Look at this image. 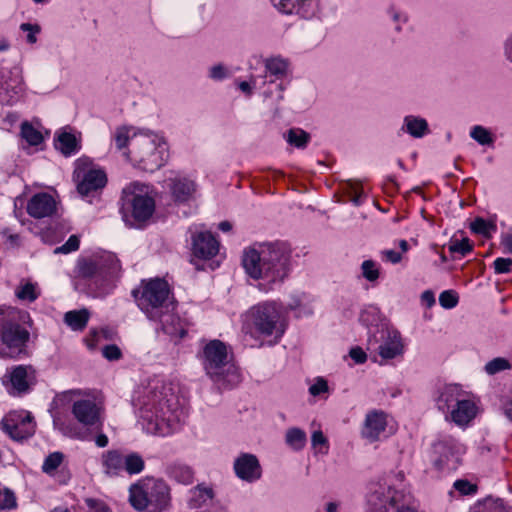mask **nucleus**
<instances>
[{"mask_svg":"<svg viewBox=\"0 0 512 512\" xmlns=\"http://www.w3.org/2000/svg\"><path fill=\"white\" fill-rule=\"evenodd\" d=\"M181 411L170 385H156L141 410V423L147 433L166 436L180 421Z\"/></svg>","mask_w":512,"mask_h":512,"instance_id":"obj_1","label":"nucleus"},{"mask_svg":"<svg viewBox=\"0 0 512 512\" xmlns=\"http://www.w3.org/2000/svg\"><path fill=\"white\" fill-rule=\"evenodd\" d=\"M289 260L290 251L285 244L269 243L260 245L259 249L245 250L242 263L252 278L275 283L288 275Z\"/></svg>","mask_w":512,"mask_h":512,"instance_id":"obj_2","label":"nucleus"},{"mask_svg":"<svg viewBox=\"0 0 512 512\" xmlns=\"http://www.w3.org/2000/svg\"><path fill=\"white\" fill-rule=\"evenodd\" d=\"M137 306L150 320L160 321L166 333H175V329L169 328L168 320H163L175 306L170 297V289L166 281L152 279L142 281L140 286L132 291Z\"/></svg>","mask_w":512,"mask_h":512,"instance_id":"obj_3","label":"nucleus"},{"mask_svg":"<svg viewBox=\"0 0 512 512\" xmlns=\"http://www.w3.org/2000/svg\"><path fill=\"white\" fill-rule=\"evenodd\" d=\"M29 331L20 323L18 312L0 307V358L19 359L27 354Z\"/></svg>","mask_w":512,"mask_h":512,"instance_id":"obj_4","label":"nucleus"},{"mask_svg":"<svg viewBox=\"0 0 512 512\" xmlns=\"http://www.w3.org/2000/svg\"><path fill=\"white\" fill-rule=\"evenodd\" d=\"M203 359L205 371L219 385L231 387L241 381L238 368L228 360L227 347L220 340H212L205 345Z\"/></svg>","mask_w":512,"mask_h":512,"instance_id":"obj_5","label":"nucleus"},{"mask_svg":"<svg viewBox=\"0 0 512 512\" xmlns=\"http://www.w3.org/2000/svg\"><path fill=\"white\" fill-rule=\"evenodd\" d=\"M126 155L144 171L153 172L166 161V147L155 135L141 134L132 139Z\"/></svg>","mask_w":512,"mask_h":512,"instance_id":"obj_6","label":"nucleus"},{"mask_svg":"<svg viewBox=\"0 0 512 512\" xmlns=\"http://www.w3.org/2000/svg\"><path fill=\"white\" fill-rule=\"evenodd\" d=\"M252 328L260 335L279 340L285 332L282 311L276 302H263L249 310Z\"/></svg>","mask_w":512,"mask_h":512,"instance_id":"obj_7","label":"nucleus"},{"mask_svg":"<svg viewBox=\"0 0 512 512\" xmlns=\"http://www.w3.org/2000/svg\"><path fill=\"white\" fill-rule=\"evenodd\" d=\"M73 179L77 185V191L82 196H88L103 189L107 183L106 173L86 157L75 161Z\"/></svg>","mask_w":512,"mask_h":512,"instance_id":"obj_8","label":"nucleus"},{"mask_svg":"<svg viewBox=\"0 0 512 512\" xmlns=\"http://www.w3.org/2000/svg\"><path fill=\"white\" fill-rule=\"evenodd\" d=\"M125 205L131 210L135 222L147 221L155 210V201L145 184L131 183L123 190Z\"/></svg>","mask_w":512,"mask_h":512,"instance_id":"obj_9","label":"nucleus"},{"mask_svg":"<svg viewBox=\"0 0 512 512\" xmlns=\"http://www.w3.org/2000/svg\"><path fill=\"white\" fill-rule=\"evenodd\" d=\"M119 267L118 260L111 253L93 255L77 262V274L82 278H106Z\"/></svg>","mask_w":512,"mask_h":512,"instance_id":"obj_10","label":"nucleus"},{"mask_svg":"<svg viewBox=\"0 0 512 512\" xmlns=\"http://www.w3.org/2000/svg\"><path fill=\"white\" fill-rule=\"evenodd\" d=\"M461 444L453 437H446L433 444V463L438 470H455L460 463Z\"/></svg>","mask_w":512,"mask_h":512,"instance_id":"obj_11","label":"nucleus"},{"mask_svg":"<svg viewBox=\"0 0 512 512\" xmlns=\"http://www.w3.org/2000/svg\"><path fill=\"white\" fill-rule=\"evenodd\" d=\"M35 383L36 370L32 365L13 366L3 378V384L13 396L26 394Z\"/></svg>","mask_w":512,"mask_h":512,"instance_id":"obj_12","label":"nucleus"},{"mask_svg":"<svg viewBox=\"0 0 512 512\" xmlns=\"http://www.w3.org/2000/svg\"><path fill=\"white\" fill-rule=\"evenodd\" d=\"M3 431L15 441L31 437L35 432L33 417L27 411H12L2 419Z\"/></svg>","mask_w":512,"mask_h":512,"instance_id":"obj_13","label":"nucleus"},{"mask_svg":"<svg viewBox=\"0 0 512 512\" xmlns=\"http://www.w3.org/2000/svg\"><path fill=\"white\" fill-rule=\"evenodd\" d=\"M72 414L83 426H102L101 409L92 399H80L73 403Z\"/></svg>","mask_w":512,"mask_h":512,"instance_id":"obj_14","label":"nucleus"},{"mask_svg":"<svg viewBox=\"0 0 512 512\" xmlns=\"http://www.w3.org/2000/svg\"><path fill=\"white\" fill-rule=\"evenodd\" d=\"M42 471L61 485L67 484L71 479L70 469L65 463V455L59 451L50 453L44 459Z\"/></svg>","mask_w":512,"mask_h":512,"instance_id":"obj_15","label":"nucleus"},{"mask_svg":"<svg viewBox=\"0 0 512 512\" xmlns=\"http://www.w3.org/2000/svg\"><path fill=\"white\" fill-rule=\"evenodd\" d=\"M387 426L388 416L385 412L380 410L369 411L366 414L361 431L362 437L370 442L378 441L385 434Z\"/></svg>","mask_w":512,"mask_h":512,"instance_id":"obj_16","label":"nucleus"},{"mask_svg":"<svg viewBox=\"0 0 512 512\" xmlns=\"http://www.w3.org/2000/svg\"><path fill=\"white\" fill-rule=\"evenodd\" d=\"M219 251V243L215 237L208 232H200L193 237L192 262L194 259L208 260L216 256Z\"/></svg>","mask_w":512,"mask_h":512,"instance_id":"obj_17","label":"nucleus"},{"mask_svg":"<svg viewBox=\"0 0 512 512\" xmlns=\"http://www.w3.org/2000/svg\"><path fill=\"white\" fill-rule=\"evenodd\" d=\"M236 475L245 481L253 482L261 477V466L256 456L242 454L234 463Z\"/></svg>","mask_w":512,"mask_h":512,"instance_id":"obj_18","label":"nucleus"},{"mask_svg":"<svg viewBox=\"0 0 512 512\" xmlns=\"http://www.w3.org/2000/svg\"><path fill=\"white\" fill-rule=\"evenodd\" d=\"M466 393L456 384H448L442 387L439 395L436 398L437 408L445 414L448 419V414L451 410L461 401Z\"/></svg>","mask_w":512,"mask_h":512,"instance_id":"obj_19","label":"nucleus"},{"mask_svg":"<svg viewBox=\"0 0 512 512\" xmlns=\"http://www.w3.org/2000/svg\"><path fill=\"white\" fill-rule=\"evenodd\" d=\"M56 210L54 198L47 193L34 195L28 202L27 212L34 218H44L51 216Z\"/></svg>","mask_w":512,"mask_h":512,"instance_id":"obj_20","label":"nucleus"},{"mask_svg":"<svg viewBox=\"0 0 512 512\" xmlns=\"http://www.w3.org/2000/svg\"><path fill=\"white\" fill-rule=\"evenodd\" d=\"M477 406L467 395L448 414V419L460 427L467 426L476 416Z\"/></svg>","mask_w":512,"mask_h":512,"instance_id":"obj_21","label":"nucleus"},{"mask_svg":"<svg viewBox=\"0 0 512 512\" xmlns=\"http://www.w3.org/2000/svg\"><path fill=\"white\" fill-rule=\"evenodd\" d=\"M172 197L177 202L190 200L196 192V184L187 177L175 176L166 180Z\"/></svg>","mask_w":512,"mask_h":512,"instance_id":"obj_22","label":"nucleus"},{"mask_svg":"<svg viewBox=\"0 0 512 512\" xmlns=\"http://www.w3.org/2000/svg\"><path fill=\"white\" fill-rule=\"evenodd\" d=\"M124 454L119 450H108L101 456L104 473L108 476H117L124 470Z\"/></svg>","mask_w":512,"mask_h":512,"instance_id":"obj_23","label":"nucleus"},{"mask_svg":"<svg viewBox=\"0 0 512 512\" xmlns=\"http://www.w3.org/2000/svg\"><path fill=\"white\" fill-rule=\"evenodd\" d=\"M149 499L152 506L156 509L165 508L170 500L169 487L162 480H155L151 485L147 484Z\"/></svg>","mask_w":512,"mask_h":512,"instance_id":"obj_24","label":"nucleus"},{"mask_svg":"<svg viewBox=\"0 0 512 512\" xmlns=\"http://www.w3.org/2000/svg\"><path fill=\"white\" fill-rule=\"evenodd\" d=\"M403 344L398 333H389L387 339L379 346V355L385 359H393L402 354Z\"/></svg>","mask_w":512,"mask_h":512,"instance_id":"obj_25","label":"nucleus"},{"mask_svg":"<svg viewBox=\"0 0 512 512\" xmlns=\"http://www.w3.org/2000/svg\"><path fill=\"white\" fill-rule=\"evenodd\" d=\"M55 147L63 155L70 156L78 151L79 144L75 135L63 131L57 135V138L55 140Z\"/></svg>","mask_w":512,"mask_h":512,"instance_id":"obj_26","label":"nucleus"},{"mask_svg":"<svg viewBox=\"0 0 512 512\" xmlns=\"http://www.w3.org/2000/svg\"><path fill=\"white\" fill-rule=\"evenodd\" d=\"M130 502L137 510L147 509L151 505L147 486L132 485L130 488Z\"/></svg>","mask_w":512,"mask_h":512,"instance_id":"obj_27","label":"nucleus"},{"mask_svg":"<svg viewBox=\"0 0 512 512\" xmlns=\"http://www.w3.org/2000/svg\"><path fill=\"white\" fill-rule=\"evenodd\" d=\"M274 6L283 13L292 14L297 13L302 16L307 15L305 9L308 2L311 0H271Z\"/></svg>","mask_w":512,"mask_h":512,"instance_id":"obj_28","label":"nucleus"},{"mask_svg":"<svg viewBox=\"0 0 512 512\" xmlns=\"http://www.w3.org/2000/svg\"><path fill=\"white\" fill-rule=\"evenodd\" d=\"M89 320V312L86 309L69 311L64 316L65 323L73 330H83Z\"/></svg>","mask_w":512,"mask_h":512,"instance_id":"obj_29","label":"nucleus"},{"mask_svg":"<svg viewBox=\"0 0 512 512\" xmlns=\"http://www.w3.org/2000/svg\"><path fill=\"white\" fill-rule=\"evenodd\" d=\"M15 295L21 301L34 302L39 297L40 290L36 283L21 281L15 290Z\"/></svg>","mask_w":512,"mask_h":512,"instance_id":"obj_30","label":"nucleus"},{"mask_svg":"<svg viewBox=\"0 0 512 512\" xmlns=\"http://www.w3.org/2000/svg\"><path fill=\"white\" fill-rule=\"evenodd\" d=\"M404 121L407 132L413 137H422L428 130V124L423 118L406 116Z\"/></svg>","mask_w":512,"mask_h":512,"instance_id":"obj_31","label":"nucleus"},{"mask_svg":"<svg viewBox=\"0 0 512 512\" xmlns=\"http://www.w3.org/2000/svg\"><path fill=\"white\" fill-rule=\"evenodd\" d=\"M124 459V471H126L128 474H139L143 471L145 462L142 456L138 453L132 452L124 455Z\"/></svg>","mask_w":512,"mask_h":512,"instance_id":"obj_32","label":"nucleus"},{"mask_svg":"<svg viewBox=\"0 0 512 512\" xmlns=\"http://www.w3.org/2000/svg\"><path fill=\"white\" fill-rule=\"evenodd\" d=\"M286 443L294 450L304 448L307 438L306 433L299 428H290L286 432Z\"/></svg>","mask_w":512,"mask_h":512,"instance_id":"obj_33","label":"nucleus"},{"mask_svg":"<svg viewBox=\"0 0 512 512\" xmlns=\"http://www.w3.org/2000/svg\"><path fill=\"white\" fill-rule=\"evenodd\" d=\"M480 512H510L509 507L501 498H493L491 496L485 498L478 504Z\"/></svg>","mask_w":512,"mask_h":512,"instance_id":"obj_34","label":"nucleus"},{"mask_svg":"<svg viewBox=\"0 0 512 512\" xmlns=\"http://www.w3.org/2000/svg\"><path fill=\"white\" fill-rule=\"evenodd\" d=\"M289 63L280 57L267 59L265 62L266 70L277 78L283 77L288 69Z\"/></svg>","mask_w":512,"mask_h":512,"instance_id":"obj_35","label":"nucleus"},{"mask_svg":"<svg viewBox=\"0 0 512 512\" xmlns=\"http://www.w3.org/2000/svg\"><path fill=\"white\" fill-rule=\"evenodd\" d=\"M21 136L28 144L32 146H37L43 141L41 132L28 122H24L21 125Z\"/></svg>","mask_w":512,"mask_h":512,"instance_id":"obj_36","label":"nucleus"},{"mask_svg":"<svg viewBox=\"0 0 512 512\" xmlns=\"http://www.w3.org/2000/svg\"><path fill=\"white\" fill-rule=\"evenodd\" d=\"M172 477L179 483L191 484L194 479V473L192 469L185 465H175L171 469Z\"/></svg>","mask_w":512,"mask_h":512,"instance_id":"obj_37","label":"nucleus"},{"mask_svg":"<svg viewBox=\"0 0 512 512\" xmlns=\"http://www.w3.org/2000/svg\"><path fill=\"white\" fill-rule=\"evenodd\" d=\"M309 139L310 135L302 129H290L286 136L287 142L297 148H304Z\"/></svg>","mask_w":512,"mask_h":512,"instance_id":"obj_38","label":"nucleus"},{"mask_svg":"<svg viewBox=\"0 0 512 512\" xmlns=\"http://www.w3.org/2000/svg\"><path fill=\"white\" fill-rule=\"evenodd\" d=\"M470 229L476 234H480L484 237H490L491 232L496 230V226L495 224L478 217L470 224Z\"/></svg>","mask_w":512,"mask_h":512,"instance_id":"obj_39","label":"nucleus"},{"mask_svg":"<svg viewBox=\"0 0 512 512\" xmlns=\"http://www.w3.org/2000/svg\"><path fill=\"white\" fill-rule=\"evenodd\" d=\"M470 136L481 145H489L493 142L491 133L482 126H474Z\"/></svg>","mask_w":512,"mask_h":512,"instance_id":"obj_40","label":"nucleus"},{"mask_svg":"<svg viewBox=\"0 0 512 512\" xmlns=\"http://www.w3.org/2000/svg\"><path fill=\"white\" fill-rule=\"evenodd\" d=\"M17 506L16 496L9 489L0 488V511L14 509Z\"/></svg>","mask_w":512,"mask_h":512,"instance_id":"obj_41","label":"nucleus"},{"mask_svg":"<svg viewBox=\"0 0 512 512\" xmlns=\"http://www.w3.org/2000/svg\"><path fill=\"white\" fill-rule=\"evenodd\" d=\"M510 368L509 362L504 358H495L488 362L485 366V371L490 374H496L500 371L506 370Z\"/></svg>","mask_w":512,"mask_h":512,"instance_id":"obj_42","label":"nucleus"},{"mask_svg":"<svg viewBox=\"0 0 512 512\" xmlns=\"http://www.w3.org/2000/svg\"><path fill=\"white\" fill-rule=\"evenodd\" d=\"M174 310H170L167 315L163 316V320H168L169 328L175 329V333H169L170 335H179L183 337L185 335V330L181 324V320L178 316L174 315L172 312Z\"/></svg>","mask_w":512,"mask_h":512,"instance_id":"obj_43","label":"nucleus"},{"mask_svg":"<svg viewBox=\"0 0 512 512\" xmlns=\"http://www.w3.org/2000/svg\"><path fill=\"white\" fill-rule=\"evenodd\" d=\"M362 274L368 281H375L379 277L377 264L372 260H365L362 263Z\"/></svg>","mask_w":512,"mask_h":512,"instance_id":"obj_44","label":"nucleus"},{"mask_svg":"<svg viewBox=\"0 0 512 512\" xmlns=\"http://www.w3.org/2000/svg\"><path fill=\"white\" fill-rule=\"evenodd\" d=\"M439 303L446 309L454 308L458 304V295L452 290L443 291L439 296Z\"/></svg>","mask_w":512,"mask_h":512,"instance_id":"obj_45","label":"nucleus"},{"mask_svg":"<svg viewBox=\"0 0 512 512\" xmlns=\"http://www.w3.org/2000/svg\"><path fill=\"white\" fill-rule=\"evenodd\" d=\"M473 249L472 244L470 243L468 238H463L462 240H456L451 243L449 246V250L453 253H459L461 255H466L471 252Z\"/></svg>","mask_w":512,"mask_h":512,"instance_id":"obj_46","label":"nucleus"},{"mask_svg":"<svg viewBox=\"0 0 512 512\" xmlns=\"http://www.w3.org/2000/svg\"><path fill=\"white\" fill-rule=\"evenodd\" d=\"M129 139H130V129L129 128L122 126V127H118L115 130L114 140H115V143H116V146L118 149H123L124 147H126Z\"/></svg>","mask_w":512,"mask_h":512,"instance_id":"obj_47","label":"nucleus"},{"mask_svg":"<svg viewBox=\"0 0 512 512\" xmlns=\"http://www.w3.org/2000/svg\"><path fill=\"white\" fill-rule=\"evenodd\" d=\"M311 442H312V446L314 448L319 447L320 452L327 453L328 441H327L326 437L324 436V434L322 433V431H320V430L314 431L311 436Z\"/></svg>","mask_w":512,"mask_h":512,"instance_id":"obj_48","label":"nucleus"},{"mask_svg":"<svg viewBox=\"0 0 512 512\" xmlns=\"http://www.w3.org/2000/svg\"><path fill=\"white\" fill-rule=\"evenodd\" d=\"M79 238L76 235H71L68 240L60 247L55 249L56 253H70L79 248Z\"/></svg>","mask_w":512,"mask_h":512,"instance_id":"obj_49","label":"nucleus"},{"mask_svg":"<svg viewBox=\"0 0 512 512\" xmlns=\"http://www.w3.org/2000/svg\"><path fill=\"white\" fill-rule=\"evenodd\" d=\"M85 502L88 507L87 512H112L103 501L88 498Z\"/></svg>","mask_w":512,"mask_h":512,"instance_id":"obj_50","label":"nucleus"},{"mask_svg":"<svg viewBox=\"0 0 512 512\" xmlns=\"http://www.w3.org/2000/svg\"><path fill=\"white\" fill-rule=\"evenodd\" d=\"M512 260L510 258H496L493 266L495 273L502 274V273H508L511 270Z\"/></svg>","mask_w":512,"mask_h":512,"instance_id":"obj_51","label":"nucleus"},{"mask_svg":"<svg viewBox=\"0 0 512 512\" xmlns=\"http://www.w3.org/2000/svg\"><path fill=\"white\" fill-rule=\"evenodd\" d=\"M454 488L464 495L474 494L477 491V486L467 480H457Z\"/></svg>","mask_w":512,"mask_h":512,"instance_id":"obj_52","label":"nucleus"},{"mask_svg":"<svg viewBox=\"0 0 512 512\" xmlns=\"http://www.w3.org/2000/svg\"><path fill=\"white\" fill-rule=\"evenodd\" d=\"M102 354L106 359H108L110 361L118 360L122 356L120 348L116 345L105 346L102 349Z\"/></svg>","mask_w":512,"mask_h":512,"instance_id":"obj_53","label":"nucleus"},{"mask_svg":"<svg viewBox=\"0 0 512 512\" xmlns=\"http://www.w3.org/2000/svg\"><path fill=\"white\" fill-rule=\"evenodd\" d=\"M21 30L27 31V41L31 44H34L37 41L36 35L40 31V27L38 25H32L29 23H23L20 26Z\"/></svg>","mask_w":512,"mask_h":512,"instance_id":"obj_54","label":"nucleus"},{"mask_svg":"<svg viewBox=\"0 0 512 512\" xmlns=\"http://www.w3.org/2000/svg\"><path fill=\"white\" fill-rule=\"evenodd\" d=\"M195 493H198V497L201 500V502H197L195 504H193V507H199L202 505V503H204L207 499H211L213 497V491L211 488H206V487H201V486H197L195 488Z\"/></svg>","mask_w":512,"mask_h":512,"instance_id":"obj_55","label":"nucleus"},{"mask_svg":"<svg viewBox=\"0 0 512 512\" xmlns=\"http://www.w3.org/2000/svg\"><path fill=\"white\" fill-rule=\"evenodd\" d=\"M327 389H328L327 382L324 379L320 378L313 385L310 386L309 392L313 396H317L321 393L326 392Z\"/></svg>","mask_w":512,"mask_h":512,"instance_id":"obj_56","label":"nucleus"},{"mask_svg":"<svg viewBox=\"0 0 512 512\" xmlns=\"http://www.w3.org/2000/svg\"><path fill=\"white\" fill-rule=\"evenodd\" d=\"M349 356L357 364H363L367 360V355L364 350L360 347H354L350 350Z\"/></svg>","mask_w":512,"mask_h":512,"instance_id":"obj_57","label":"nucleus"},{"mask_svg":"<svg viewBox=\"0 0 512 512\" xmlns=\"http://www.w3.org/2000/svg\"><path fill=\"white\" fill-rule=\"evenodd\" d=\"M382 258L393 264H397L402 260V255L394 250H384L381 252Z\"/></svg>","mask_w":512,"mask_h":512,"instance_id":"obj_58","label":"nucleus"},{"mask_svg":"<svg viewBox=\"0 0 512 512\" xmlns=\"http://www.w3.org/2000/svg\"><path fill=\"white\" fill-rule=\"evenodd\" d=\"M210 76L213 79L220 80L226 76L225 68L222 65H216L211 68Z\"/></svg>","mask_w":512,"mask_h":512,"instance_id":"obj_59","label":"nucleus"},{"mask_svg":"<svg viewBox=\"0 0 512 512\" xmlns=\"http://www.w3.org/2000/svg\"><path fill=\"white\" fill-rule=\"evenodd\" d=\"M396 503H397V499H396V496H392L390 498V504L395 507V511L394 512H418L417 509L413 508V507H410V506H396Z\"/></svg>","mask_w":512,"mask_h":512,"instance_id":"obj_60","label":"nucleus"},{"mask_svg":"<svg viewBox=\"0 0 512 512\" xmlns=\"http://www.w3.org/2000/svg\"><path fill=\"white\" fill-rule=\"evenodd\" d=\"M501 245L510 253H512V232L502 235Z\"/></svg>","mask_w":512,"mask_h":512,"instance_id":"obj_61","label":"nucleus"},{"mask_svg":"<svg viewBox=\"0 0 512 512\" xmlns=\"http://www.w3.org/2000/svg\"><path fill=\"white\" fill-rule=\"evenodd\" d=\"M421 298L428 306H432L435 303L434 294L431 291L423 292Z\"/></svg>","mask_w":512,"mask_h":512,"instance_id":"obj_62","label":"nucleus"},{"mask_svg":"<svg viewBox=\"0 0 512 512\" xmlns=\"http://www.w3.org/2000/svg\"><path fill=\"white\" fill-rule=\"evenodd\" d=\"M95 443L98 447H106L108 445V437L105 434L97 435Z\"/></svg>","mask_w":512,"mask_h":512,"instance_id":"obj_63","label":"nucleus"},{"mask_svg":"<svg viewBox=\"0 0 512 512\" xmlns=\"http://www.w3.org/2000/svg\"><path fill=\"white\" fill-rule=\"evenodd\" d=\"M503 411L506 417L512 422V399L504 404Z\"/></svg>","mask_w":512,"mask_h":512,"instance_id":"obj_64","label":"nucleus"}]
</instances>
